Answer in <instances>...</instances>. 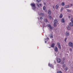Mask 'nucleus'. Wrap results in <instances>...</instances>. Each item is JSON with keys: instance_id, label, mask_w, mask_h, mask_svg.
<instances>
[{"instance_id": "b1692460", "label": "nucleus", "mask_w": 73, "mask_h": 73, "mask_svg": "<svg viewBox=\"0 0 73 73\" xmlns=\"http://www.w3.org/2000/svg\"><path fill=\"white\" fill-rule=\"evenodd\" d=\"M44 21H45V22H46V23H47V22H48V20H47L46 19H45Z\"/></svg>"}, {"instance_id": "393cba45", "label": "nucleus", "mask_w": 73, "mask_h": 73, "mask_svg": "<svg viewBox=\"0 0 73 73\" xmlns=\"http://www.w3.org/2000/svg\"><path fill=\"white\" fill-rule=\"evenodd\" d=\"M57 73H62V72L61 71H59L57 72Z\"/></svg>"}, {"instance_id": "0eeeda50", "label": "nucleus", "mask_w": 73, "mask_h": 73, "mask_svg": "<svg viewBox=\"0 0 73 73\" xmlns=\"http://www.w3.org/2000/svg\"><path fill=\"white\" fill-rule=\"evenodd\" d=\"M47 26L50 29H52V27L51 25H50L48 24Z\"/></svg>"}, {"instance_id": "c9c22d12", "label": "nucleus", "mask_w": 73, "mask_h": 73, "mask_svg": "<svg viewBox=\"0 0 73 73\" xmlns=\"http://www.w3.org/2000/svg\"><path fill=\"white\" fill-rule=\"evenodd\" d=\"M53 8L54 9V6H53Z\"/></svg>"}, {"instance_id": "1a4fd4ad", "label": "nucleus", "mask_w": 73, "mask_h": 73, "mask_svg": "<svg viewBox=\"0 0 73 73\" xmlns=\"http://www.w3.org/2000/svg\"><path fill=\"white\" fill-rule=\"evenodd\" d=\"M58 7H59V5L58 4L56 5L55 7V9H58Z\"/></svg>"}, {"instance_id": "7ed1b4c3", "label": "nucleus", "mask_w": 73, "mask_h": 73, "mask_svg": "<svg viewBox=\"0 0 73 73\" xmlns=\"http://www.w3.org/2000/svg\"><path fill=\"white\" fill-rule=\"evenodd\" d=\"M57 20L55 19L54 21V27H57Z\"/></svg>"}, {"instance_id": "20e7f679", "label": "nucleus", "mask_w": 73, "mask_h": 73, "mask_svg": "<svg viewBox=\"0 0 73 73\" xmlns=\"http://www.w3.org/2000/svg\"><path fill=\"white\" fill-rule=\"evenodd\" d=\"M68 45L70 46H71V47L73 48V43L72 42H70L68 43Z\"/></svg>"}, {"instance_id": "dca6fc26", "label": "nucleus", "mask_w": 73, "mask_h": 73, "mask_svg": "<svg viewBox=\"0 0 73 73\" xmlns=\"http://www.w3.org/2000/svg\"><path fill=\"white\" fill-rule=\"evenodd\" d=\"M61 4L62 6H64L65 5V3H64V2H62L61 3Z\"/></svg>"}, {"instance_id": "f8f14e48", "label": "nucleus", "mask_w": 73, "mask_h": 73, "mask_svg": "<svg viewBox=\"0 0 73 73\" xmlns=\"http://www.w3.org/2000/svg\"><path fill=\"white\" fill-rule=\"evenodd\" d=\"M66 35L67 36H68L69 35V33L68 32V31H66Z\"/></svg>"}, {"instance_id": "412c9836", "label": "nucleus", "mask_w": 73, "mask_h": 73, "mask_svg": "<svg viewBox=\"0 0 73 73\" xmlns=\"http://www.w3.org/2000/svg\"><path fill=\"white\" fill-rule=\"evenodd\" d=\"M69 7V6L68 5H66L65 7V8H68Z\"/></svg>"}, {"instance_id": "bb28decb", "label": "nucleus", "mask_w": 73, "mask_h": 73, "mask_svg": "<svg viewBox=\"0 0 73 73\" xmlns=\"http://www.w3.org/2000/svg\"><path fill=\"white\" fill-rule=\"evenodd\" d=\"M67 40V38H66V37L64 41L65 42H66V40Z\"/></svg>"}, {"instance_id": "f257e3e1", "label": "nucleus", "mask_w": 73, "mask_h": 73, "mask_svg": "<svg viewBox=\"0 0 73 73\" xmlns=\"http://www.w3.org/2000/svg\"><path fill=\"white\" fill-rule=\"evenodd\" d=\"M36 1L37 3H36V5L38 8H39L42 5L41 4V3H40L39 4V5H38V3L41 1V0H36Z\"/></svg>"}, {"instance_id": "9b49d317", "label": "nucleus", "mask_w": 73, "mask_h": 73, "mask_svg": "<svg viewBox=\"0 0 73 73\" xmlns=\"http://www.w3.org/2000/svg\"><path fill=\"white\" fill-rule=\"evenodd\" d=\"M48 15H50L51 14V11L49 9L48 11Z\"/></svg>"}, {"instance_id": "aec40b11", "label": "nucleus", "mask_w": 73, "mask_h": 73, "mask_svg": "<svg viewBox=\"0 0 73 73\" xmlns=\"http://www.w3.org/2000/svg\"><path fill=\"white\" fill-rule=\"evenodd\" d=\"M48 17L49 18V19H52V17L50 15H48Z\"/></svg>"}, {"instance_id": "473e14b6", "label": "nucleus", "mask_w": 73, "mask_h": 73, "mask_svg": "<svg viewBox=\"0 0 73 73\" xmlns=\"http://www.w3.org/2000/svg\"><path fill=\"white\" fill-rule=\"evenodd\" d=\"M70 50L71 52H72V49L71 48H70Z\"/></svg>"}, {"instance_id": "72a5a7b5", "label": "nucleus", "mask_w": 73, "mask_h": 73, "mask_svg": "<svg viewBox=\"0 0 73 73\" xmlns=\"http://www.w3.org/2000/svg\"><path fill=\"white\" fill-rule=\"evenodd\" d=\"M70 16H68V18H69V19H70Z\"/></svg>"}, {"instance_id": "a878e982", "label": "nucleus", "mask_w": 73, "mask_h": 73, "mask_svg": "<svg viewBox=\"0 0 73 73\" xmlns=\"http://www.w3.org/2000/svg\"><path fill=\"white\" fill-rule=\"evenodd\" d=\"M48 66H50V67H52V64H49Z\"/></svg>"}, {"instance_id": "4468645a", "label": "nucleus", "mask_w": 73, "mask_h": 73, "mask_svg": "<svg viewBox=\"0 0 73 73\" xmlns=\"http://www.w3.org/2000/svg\"><path fill=\"white\" fill-rule=\"evenodd\" d=\"M69 25H70V26H71V27H73V23H72V22L70 23Z\"/></svg>"}, {"instance_id": "ddd939ff", "label": "nucleus", "mask_w": 73, "mask_h": 73, "mask_svg": "<svg viewBox=\"0 0 73 73\" xmlns=\"http://www.w3.org/2000/svg\"><path fill=\"white\" fill-rule=\"evenodd\" d=\"M54 46H55V44L54 43H52L51 44V47L52 48H54Z\"/></svg>"}, {"instance_id": "6ab92c4d", "label": "nucleus", "mask_w": 73, "mask_h": 73, "mask_svg": "<svg viewBox=\"0 0 73 73\" xmlns=\"http://www.w3.org/2000/svg\"><path fill=\"white\" fill-rule=\"evenodd\" d=\"M63 9H64V8H63V7H62L61 8V9L60 11L61 12H62V10H63Z\"/></svg>"}, {"instance_id": "f3484780", "label": "nucleus", "mask_w": 73, "mask_h": 73, "mask_svg": "<svg viewBox=\"0 0 73 73\" xmlns=\"http://www.w3.org/2000/svg\"><path fill=\"white\" fill-rule=\"evenodd\" d=\"M67 11L68 12H71V10H69V9H67Z\"/></svg>"}, {"instance_id": "6e6552de", "label": "nucleus", "mask_w": 73, "mask_h": 73, "mask_svg": "<svg viewBox=\"0 0 73 73\" xmlns=\"http://www.w3.org/2000/svg\"><path fill=\"white\" fill-rule=\"evenodd\" d=\"M54 50L55 52H57L58 51V48L56 47H55L54 48Z\"/></svg>"}, {"instance_id": "7c9ffc66", "label": "nucleus", "mask_w": 73, "mask_h": 73, "mask_svg": "<svg viewBox=\"0 0 73 73\" xmlns=\"http://www.w3.org/2000/svg\"><path fill=\"white\" fill-rule=\"evenodd\" d=\"M71 21L73 23V18H72L71 19Z\"/></svg>"}, {"instance_id": "5701e85b", "label": "nucleus", "mask_w": 73, "mask_h": 73, "mask_svg": "<svg viewBox=\"0 0 73 73\" xmlns=\"http://www.w3.org/2000/svg\"><path fill=\"white\" fill-rule=\"evenodd\" d=\"M45 9H46V7H45V6H44L43 7V10H45Z\"/></svg>"}, {"instance_id": "4c0bfd02", "label": "nucleus", "mask_w": 73, "mask_h": 73, "mask_svg": "<svg viewBox=\"0 0 73 73\" xmlns=\"http://www.w3.org/2000/svg\"><path fill=\"white\" fill-rule=\"evenodd\" d=\"M48 38V40H49V38Z\"/></svg>"}, {"instance_id": "f03ea898", "label": "nucleus", "mask_w": 73, "mask_h": 73, "mask_svg": "<svg viewBox=\"0 0 73 73\" xmlns=\"http://www.w3.org/2000/svg\"><path fill=\"white\" fill-rule=\"evenodd\" d=\"M31 5L32 8L33 10H35L36 9V5L34 3H32L31 4Z\"/></svg>"}, {"instance_id": "4be33fe9", "label": "nucleus", "mask_w": 73, "mask_h": 73, "mask_svg": "<svg viewBox=\"0 0 73 73\" xmlns=\"http://www.w3.org/2000/svg\"><path fill=\"white\" fill-rule=\"evenodd\" d=\"M50 38H53V35L51 34L50 35Z\"/></svg>"}, {"instance_id": "cd10ccee", "label": "nucleus", "mask_w": 73, "mask_h": 73, "mask_svg": "<svg viewBox=\"0 0 73 73\" xmlns=\"http://www.w3.org/2000/svg\"><path fill=\"white\" fill-rule=\"evenodd\" d=\"M43 19V18L42 17H40V20H42Z\"/></svg>"}, {"instance_id": "e433bc0d", "label": "nucleus", "mask_w": 73, "mask_h": 73, "mask_svg": "<svg viewBox=\"0 0 73 73\" xmlns=\"http://www.w3.org/2000/svg\"><path fill=\"white\" fill-rule=\"evenodd\" d=\"M44 5H46V3H44Z\"/></svg>"}, {"instance_id": "c85d7f7f", "label": "nucleus", "mask_w": 73, "mask_h": 73, "mask_svg": "<svg viewBox=\"0 0 73 73\" xmlns=\"http://www.w3.org/2000/svg\"><path fill=\"white\" fill-rule=\"evenodd\" d=\"M68 67H66L65 68V70H68Z\"/></svg>"}, {"instance_id": "ea45409f", "label": "nucleus", "mask_w": 73, "mask_h": 73, "mask_svg": "<svg viewBox=\"0 0 73 73\" xmlns=\"http://www.w3.org/2000/svg\"><path fill=\"white\" fill-rule=\"evenodd\" d=\"M64 62H63V64H64Z\"/></svg>"}, {"instance_id": "a211bd4d", "label": "nucleus", "mask_w": 73, "mask_h": 73, "mask_svg": "<svg viewBox=\"0 0 73 73\" xmlns=\"http://www.w3.org/2000/svg\"><path fill=\"white\" fill-rule=\"evenodd\" d=\"M62 16H63V15L62 14H61L60 15V18H62Z\"/></svg>"}, {"instance_id": "f704fd0d", "label": "nucleus", "mask_w": 73, "mask_h": 73, "mask_svg": "<svg viewBox=\"0 0 73 73\" xmlns=\"http://www.w3.org/2000/svg\"><path fill=\"white\" fill-rule=\"evenodd\" d=\"M45 43H46V40L45 41Z\"/></svg>"}, {"instance_id": "9d476101", "label": "nucleus", "mask_w": 73, "mask_h": 73, "mask_svg": "<svg viewBox=\"0 0 73 73\" xmlns=\"http://www.w3.org/2000/svg\"><path fill=\"white\" fill-rule=\"evenodd\" d=\"M61 22L62 23H65V19L64 18H62L61 20Z\"/></svg>"}, {"instance_id": "c756f323", "label": "nucleus", "mask_w": 73, "mask_h": 73, "mask_svg": "<svg viewBox=\"0 0 73 73\" xmlns=\"http://www.w3.org/2000/svg\"><path fill=\"white\" fill-rule=\"evenodd\" d=\"M63 61H65V60L66 59V58H65L64 57L63 58Z\"/></svg>"}, {"instance_id": "2f4dec72", "label": "nucleus", "mask_w": 73, "mask_h": 73, "mask_svg": "<svg viewBox=\"0 0 73 73\" xmlns=\"http://www.w3.org/2000/svg\"><path fill=\"white\" fill-rule=\"evenodd\" d=\"M63 67H65V66H66V65H65V64H64L63 65Z\"/></svg>"}, {"instance_id": "2eb2a0df", "label": "nucleus", "mask_w": 73, "mask_h": 73, "mask_svg": "<svg viewBox=\"0 0 73 73\" xmlns=\"http://www.w3.org/2000/svg\"><path fill=\"white\" fill-rule=\"evenodd\" d=\"M67 28L68 30H70V27H69V26H67Z\"/></svg>"}, {"instance_id": "423d86ee", "label": "nucleus", "mask_w": 73, "mask_h": 73, "mask_svg": "<svg viewBox=\"0 0 73 73\" xmlns=\"http://www.w3.org/2000/svg\"><path fill=\"white\" fill-rule=\"evenodd\" d=\"M57 44L58 46V47L59 49H61V46L60 45V43L59 42H57Z\"/></svg>"}, {"instance_id": "39448f33", "label": "nucleus", "mask_w": 73, "mask_h": 73, "mask_svg": "<svg viewBox=\"0 0 73 73\" xmlns=\"http://www.w3.org/2000/svg\"><path fill=\"white\" fill-rule=\"evenodd\" d=\"M57 62L58 63H60L61 62V60L60 58H58L57 60Z\"/></svg>"}, {"instance_id": "58836bf2", "label": "nucleus", "mask_w": 73, "mask_h": 73, "mask_svg": "<svg viewBox=\"0 0 73 73\" xmlns=\"http://www.w3.org/2000/svg\"><path fill=\"white\" fill-rule=\"evenodd\" d=\"M51 48V47H49V48Z\"/></svg>"}]
</instances>
